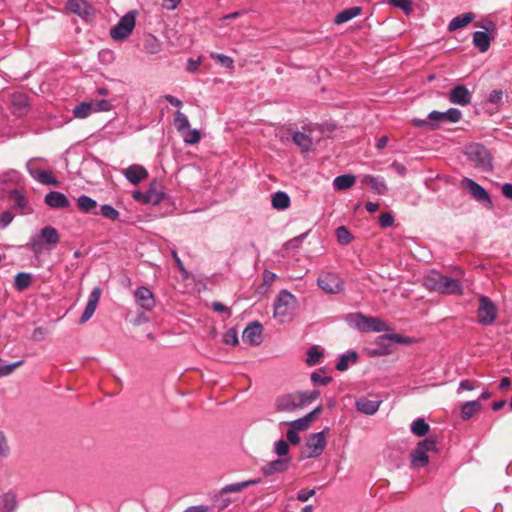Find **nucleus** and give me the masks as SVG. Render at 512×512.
I'll use <instances>...</instances> for the list:
<instances>
[{
	"mask_svg": "<svg viewBox=\"0 0 512 512\" xmlns=\"http://www.w3.org/2000/svg\"><path fill=\"white\" fill-rule=\"evenodd\" d=\"M425 287L443 295H462L463 286L459 280L443 275L435 270L429 272L424 279Z\"/></svg>",
	"mask_w": 512,
	"mask_h": 512,
	"instance_id": "1",
	"label": "nucleus"
},
{
	"mask_svg": "<svg viewBox=\"0 0 512 512\" xmlns=\"http://www.w3.org/2000/svg\"><path fill=\"white\" fill-rule=\"evenodd\" d=\"M273 316L279 323L283 324L293 319L298 308V300L288 290H281L276 296L273 304Z\"/></svg>",
	"mask_w": 512,
	"mask_h": 512,
	"instance_id": "2",
	"label": "nucleus"
},
{
	"mask_svg": "<svg viewBox=\"0 0 512 512\" xmlns=\"http://www.w3.org/2000/svg\"><path fill=\"white\" fill-rule=\"evenodd\" d=\"M347 324L360 332H387L391 327L379 317L366 316L360 312L345 316Z\"/></svg>",
	"mask_w": 512,
	"mask_h": 512,
	"instance_id": "3",
	"label": "nucleus"
},
{
	"mask_svg": "<svg viewBox=\"0 0 512 512\" xmlns=\"http://www.w3.org/2000/svg\"><path fill=\"white\" fill-rule=\"evenodd\" d=\"M59 241L60 235L56 228L46 226L40 230L39 234L30 237L28 247L34 255H40L44 250V244L54 247Z\"/></svg>",
	"mask_w": 512,
	"mask_h": 512,
	"instance_id": "4",
	"label": "nucleus"
},
{
	"mask_svg": "<svg viewBox=\"0 0 512 512\" xmlns=\"http://www.w3.org/2000/svg\"><path fill=\"white\" fill-rule=\"evenodd\" d=\"M468 160L483 171L492 169L491 155L488 149L479 143H471L465 149Z\"/></svg>",
	"mask_w": 512,
	"mask_h": 512,
	"instance_id": "5",
	"label": "nucleus"
},
{
	"mask_svg": "<svg viewBox=\"0 0 512 512\" xmlns=\"http://www.w3.org/2000/svg\"><path fill=\"white\" fill-rule=\"evenodd\" d=\"M136 16V11H129L121 17L118 23L110 30L111 38L117 41L128 38L135 27Z\"/></svg>",
	"mask_w": 512,
	"mask_h": 512,
	"instance_id": "6",
	"label": "nucleus"
},
{
	"mask_svg": "<svg viewBox=\"0 0 512 512\" xmlns=\"http://www.w3.org/2000/svg\"><path fill=\"white\" fill-rule=\"evenodd\" d=\"M317 285L328 294H338L344 288L341 278L332 272L322 273L317 279Z\"/></svg>",
	"mask_w": 512,
	"mask_h": 512,
	"instance_id": "7",
	"label": "nucleus"
},
{
	"mask_svg": "<svg viewBox=\"0 0 512 512\" xmlns=\"http://www.w3.org/2000/svg\"><path fill=\"white\" fill-rule=\"evenodd\" d=\"M496 314L495 304L488 297L481 296L477 311L478 322L482 325H491L496 319Z\"/></svg>",
	"mask_w": 512,
	"mask_h": 512,
	"instance_id": "8",
	"label": "nucleus"
},
{
	"mask_svg": "<svg viewBox=\"0 0 512 512\" xmlns=\"http://www.w3.org/2000/svg\"><path fill=\"white\" fill-rule=\"evenodd\" d=\"M479 26L484 28L486 31H475L473 33V44L480 52L484 53L490 48L491 41L494 38L490 35L489 31H493L495 29V24L492 21H487L485 24H481Z\"/></svg>",
	"mask_w": 512,
	"mask_h": 512,
	"instance_id": "9",
	"label": "nucleus"
},
{
	"mask_svg": "<svg viewBox=\"0 0 512 512\" xmlns=\"http://www.w3.org/2000/svg\"><path fill=\"white\" fill-rule=\"evenodd\" d=\"M306 447L309 450L306 457L316 458L320 456L326 447L324 431L311 434L306 442Z\"/></svg>",
	"mask_w": 512,
	"mask_h": 512,
	"instance_id": "10",
	"label": "nucleus"
},
{
	"mask_svg": "<svg viewBox=\"0 0 512 512\" xmlns=\"http://www.w3.org/2000/svg\"><path fill=\"white\" fill-rule=\"evenodd\" d=\"M464 183L467 185L469 193L480 203L484 204L488 208L493 207V203L490 195L487 191L477 182L472 179L465 178Z\"/></svg>",
	"mask_w": 512,
	"mask_h": 512,
	"instance_id": "11",
	"label": "nucleus"
},
{
	"mask_svg": "<svg viewBox=\"0 0 512 512\" xmlns=\"http://www.w3.org/2000/svg\"><path fill=\"white\" fill-rule=\"evenodd\" d=\"M136 304L144 311H151L156 305V301L152 291L145 287L140 286L134 292Z\"/></svg>",
	"mask_w": 512,
	"mask_h": 512,
	"instance_id": "12",
	"label": "nucleus"
},
{
	"mask_svg": "<svg viewBox=\"0 0 512 512\" xmlns=\"http://www.w3.org/2000/svg\"><path fill=\"white\" fill-rule=\"evenodd\" d=\"M65 8L83 19H88L95 13L93 7L86 0H68Z\"/></svg>",
	"mask_w": 512,
	"mask_h": 512,
	"instance_id": "13",
	"label": "nucleus"
},
{
	"mask_svg": "<svg viewBox=\"0 0 512 512\" xmlns=\"http://www.w3.org/2000/svg\"><path fill=\"white\" fill-rule=\"evenodd\" d=\"M299 398L300 396L297 394V392L279 396L276 399V408L278 411L286 412L298 410L302 408L301 400H299Z\"/></svg>",
	"mask_w": 512,
	"mask_h": 512,
	"instance_id": "14",
	"label": "nucleus"
},
{
	"mask_svg": "<svg viewBox=\"0 0 512 512\" xmlns=\"http://www.w3.org/2000/svg\"><path fill=\"white\" fill-rule=\"evenodd\" d=\"M449 101L453 104L466 106L471 103L472 94L464 85H456L449 92Z\"/></svg>",
	"mask_w": 512,
	"mask_h": 512,
	"instance_id": "15",
	"label": "nucleus"
},
{
	"mask_svg": "<svg viewBox=\"0 0 512 512\" xmlns=\"http://www.w3.org/2000/svg\"><path fill=\"white\" fill-rule=\"evenodd\" d=\"M242 339L251 345H259L262 341V325L257 321L249 323L243 331Z\"/></svg>",
	"mask_w": 512,
	"mask_h": 512,
	"instance_id": "16",
	"label": "nucleus"
},
{
	"mask_svg": "<svg viewBox=\"0 0 512 512\" xmlns=\"http://www.w3.org/2000/svg\"><path fill=\"white\" fill-rule=\"evenodd\" d=\"M101 296V289L99 287L93 288L91 291L86 307L79 320L80 324L86 323L94 314Z\"/></svg>",
	"mask_w": 512,
	"mask_h": 512,
	"instance_id": "17",
	"label": "nucleus"
},
{
	"mask_svg": "<svg viewBox=\"0 0 512 512\" xmlns=\"http://www.w3.org/2000/svg\"><path fill=\"white\" fill-rule=\"evenodd\" d=\"M45 204L53 209H65L70 206L67 196L58 191H50L45 195Z\"/></svg>",
	"mask_w": 512,
	"mask_h": 512,
	"instance_id": "18",
	"label": "nucleus"
},
{
	"mask_svg": "<svg viewBox=\"0 0 512 512\" xmlns=\"http://www.w3.org/2000/svg\"><path fill=\"white\" fill-rule=\"evenodd\" d=\"M462 118V112L457 108H450L445 112L431 111L428 114L429 120H441L451 123H457Z\"/></svg>",
	"mask_w": 512,
	"mask_h": 512,
	"instance_id": "19",
	"label": "nucleus"
},
{
	"mask_svg": "<svg viewBox=\"0 0 512 512\" xmlns=\"http://www.w3.org/2000/svg\"><path fill=\"white\" fill-rule=\"evenodd\" d=\"M361 182L369 186L370 189L376 194L383 195L387 192V185L383 177L365 175L363 176Z\"/></svg>",
	"mask_w": 512,
	"mask_h": 512,
	"instance_id": "20",
	"label": "nucleus"
},
{
	"mask_svg": "<svg viewBox=\"0 0 512 512\" xmlns=\"http://www.w3.org/2000/svg\"><path fill=\"white\" fill-rule=\"evenodd\" d=\"M290 458H281L273 460L262 467V472L265 476H270L274 473H281L289 468Z\"/></svg>",
	"mask_w": 512,
	"mask_h": 512,
	"instance_id": "21",
	"label": "nucleus"
},
{
	"mask_svg": "<svg viewBox=\"0 0 512 512\" xmlns=\"http://www.w3.org/2000/svg\"><path fill=\"white\" fill-rule=\"evenodd\" d=\"M382 401L380 400H369L367 398H360L356 400V408L359 412L365 414V415H374Z\"/></svg>",
	"mask_w": 512,
	"mask_h": 512,
	"instance_id": "22",
	"label": "nucleus"
},
{
	"mask_svg": "<svg viewBox=\"0 0 512 512\" xmlns=\"http://www.w3.org/2000/svg\"><path fill=\"white\" fill-rule=\"evenodd\" d=\"M260 482H261V479L256 478V479H249V480H245V481H241V482L231 483V484L225 485L224 487L221 488L220 495H225L228 493H237L249 486L257 485Z\"/></svg>",
	"mask_w": 512,
	"mask_h": 512,
	"instance_id": "23",
	"label": "nucleus"
},
{
	"mask_svg": "<svg viewBox=\"0 0 512 512\" xmlns=\"http://www.w3.org/2000/svg\"><path fill=\"white\" fill-rule=\"evenodd\" d=\"M148 175L145 168L139 165H131L125 170L126 179L136 185Z\"/></svg>",
	"mask_w": 512,
	"mask_h": 512,
	"instance_id": "24",
	"label": "nucleus"
},
{
	"mask_svg": "<svg viewBox=\"0 0 512 512\" xmlns=\"http://www.w3.org/2000/svg\"><path fill=\"white\" fill-rule=\"evenodd\" d=\"M272 207L278 211H284L290 207L289 195L283 191H277L271 195Z\"/></svg>",
	"mask_w": 512,
	"mask_h": 512,
	"instance_id": "25",
	"label": "nucleus"
},
{
	"mask_svg": "<svg viewBox=\"0 0 512 512\" xmlns=\"http://www.w3.org/2000/svg\"><path fill=\"white\" fill-rule=\"evenodd\" d=\"M361 13H362V8L359 6H353V7L346 8L337 14V16L335 17L334 23L342 24V23L348 22L351 19L360 15Z\"/></svg>",
	"mask_w": 512,
	"mask_h": 512,
	"instance_id": "26",
	"label": "nucleus"
},
{
	"mask_svg": "<svg viewBox=\"0 0 512 512\" xmlns=\"http://www.w3.org/2000/svg\"><path fill=\"white\" fill-rule=\"evenodd\" d=\"M474 19H475V14L472 12L461 14L459 16L454 17L450 21V23L448 25V29H449V31H455L457 29L465 27L470 22H472Z\"/></svg>",
	"mask_w": 512,
	"mask_h": 512,
	"instance_id": "27",
	"label": "nucleus"
},
{
	"mask_svg": "<svg viewBox=\"0 0 512 512\" xmlns=\"http://www.w3.org/2000/svg\"><path fill=\"white\" fill-rule=\"evenodd\" d=\"M17 508L16 495L7 492L0 496V512H15Z\"/></svg>",
	"mask_w": 512,
	"mask_h": 512,
	"instance_id": "28",
	"label": "nucleus"
},
{
	"mask_svg": "<svg viewBox=\"0 0 512 512\" xmlns=\"http://www.w3.org/2000/svg\"><path fill=\"white\" fill-rule=\"evenodd\" d=\"M78 208L84 213L98 214L97 202L89 196L81 195L77 199Z\"/></svg>",
	"mask_w": 512,
	"mask_h": 512,
	"instance_id": "29",
	"label": "nucleus"
},
{
	"mask_svg": "<svg viewBox=\"0 0 512 512\" xmlns=\"http://www.w3.org/2000/svg\"><path fill=\"white\" fill-rule=\"evenodd\" d=\"M482 408L479 400L467 401L461 407V417L463 420H468L474 416Z\"/></svg>",
	"mask_w": 512,
	"mask_h": 512,
	"instance_id": "30",
	"label": "nucleus"
},
{
	"mask_svg": "<svg viewBox=\"0 0 512 512\" xmlns=\"http://www.w3.org/2000/svg\"><path fill=\"white\" fill-rule=\"evenodd\" d=\"M429 463V457L427 453H425L422 448L416 447L414 451L411 452V467L419 468L425 467Z\"/></svg>",
	"mask_w": 512,
	"mask_h": 512,
	"instance_id": "31",
	"label": "nucleus"
},
{
	"mask_svg": "<svg viewBox=\"0 0 512 512\" xmlns=\"http://www.w3.org/2000/svg\"><path fill=\"white\" fill-rule=\"evenodd\" d=\"M410 430L414 435L418 437H423L426 434H428L430 426L428 425L424 418L419 417L411 423Z\"/></svg>",
	"mask_w": 512,
	"mask_h": 512,
	"instance_id": "32",
	"label": "nucleus"
},
{
	"mask_svg": "<svg viewBox=\"0 0 512 512\" xmlns=\"http://www.w3.org/2000/svg\"><path fill=\"white\" fill-rule=\"evenodd\" d=\"M355 183V176L352 174H344L337 176L334 181L333 185L335 189L337 190H346L350 187H352Z\"/></svg>",
	"mask_w": 512,
	"mask_h": 512,
	"instance_id": "33",
	"label": "nucleus"
},
{
	"mask_svg": "<svg viewBox=\"0 0 512 512\" xmlns=\"http://www.w3.org/2000/svg\"><path fill=\"white\" fill-rule=\"evenodd\" d=\"M358 355L355 351H349L345 354H342L339 357V360L336 364V369L338 371H345L348 369L349 363H354L357 361Z\"/></svg>",
	"mask_w": 512,
	"mask_h": 512,
	"instance_id": "34",
	"label": "nucleus"
},
{
	"mask_svg": "<svg viewBox=\"0 0 512 512\" xmlns=\"http://www.w3.org/2000/svg\"><path fill=\"white\" fill-rule=\"evenodd\" d=\"M293 142L304 151L310 150L312 146V139L302 132H294L292 134Z\"/></svg>",
	"mask_w": 512,
	"mask_h": 512,
	"instance_id": "35",
	"label": "nucleus"
},
{
	"mask_svg": "<svg viewBox=\"0 0 512 512\" xmlns=\"http://www.w3.org/2000/svg\"><path fill=\"white\" fill-rule=\"evenodd\" d=\"M173 123L179 134L184 133L190 127L188 117L180 110L175 112Z\"/></svg>",
	"mask_w": 512,
	"mask_h": 512,
	"instance_id": "36",
	"label": "nucleus"
},
{
	"mask_svg": "<svg viewBox=\"0 0 512 512\" xmlns=\"http://www.w3.org/2000/svg\"><path fill=\"white\" fill-rule=\"evenodd\" d=\"M32 282V275L26 272H19L14 279V286L19 291L27 289Z\"/></svg>",
	"mask_w": 512,
	"mask_h": 512,
	"instance_id": "37",
	"label": "nucleus"
},
{
	"mask_svg": "<svg viewBox=\"0 0 512 512\" xmlns=\"http://www.w3.org/2000/svg\"><path fill=\"white\" fill-rule=\"evenodd\" d=\"M93 112V105L90 102H81L74 107L72 113L75 118L84 119Z\"/></svg>",
	"mask_w": 512,
	"mask_h": 512,
	"instance_id": "38",
	"label": "nucleus"
},
{
	"mask_svg": "<svg viewBox=\"0 0 512 512\" xmlns=\"http://www.w3.org/2000/svg\"><path fill=\"white\" fill-rule=\"evenodd\" d=\"M379 340L380 341L389 340L391 342H394V343H397V344H404V345H409V344H412L414 342L413 338L408 337V336H404V335L398 334V333H391V334L381 335V336H379Z\"/></svg>",
	"mask_w": 512,
	"mask_h": 512,
	"instance_id": "39",
	"label": "nucleus"
},
{
	"mask_svg": "<svg viewBox=\"0 0 512 512\" xmlns=\"http://www.w3.org/2000/svg\"><path fill=\"white\" fill-rule=\"evenodd\" d=\"M144 49L149 54H157L161 51L162 45L155 36L148 35L144 40Z\"/></svg>",
	"mask_w": 512,
	"mask_h": 512,
	"instance_id": "40",
	"label": "nucleus"
},
{
	"mask_svg": "<svg viewBox=\"0 0 512 512\" xmlns=\"http://www.w3.org/2000/svg\"><path fill=\"white\" fill-rule=\"evenodd\" d=\"M9 197L14 201V207L18 209H25L28 206L27 198L19 190H11Z\"/></svg>",
	"mask_w": 512,
	"mask_h": 512,
	"instance_id": "41",
	"label": "nucleus"
},
{
	"mask_svg": "<svg viewBox=\"0 0 512 512\" xmlns=\"http://www.w3.org/2000/svg\"><path fill=\"white\" fill-rule=\"evenodd\" d=\"M180 135L182 136L183 141L188 145L197 144L201 139L200 132L197 129H190V127Z\"/></svg>",
	"mask_w": 512,
	"mask_h": 512,
	"instance_id": "42",
	"label": "nucleus"
},
{
	"mask_svg": "<svg viewBox=\"0 0 512 512\" xmlns=\"http://www.w3.org/2000/svg\"><path fill=\"white\" fill-rule=\"evenodd\" d=\"M323 356L322 350L318 346H312L307 352L306 363L308 366L316 365Z\"/></svg>",
	"mask_w": 512,
	"mask_h": 512,
	"instance_id": "43",
	"label": "nucleus"
},
{
	"mask_svg": "<svg viewBox=\"0 0 512 512\" xmlns=\"http://www.w3.org/2000/svg\"><path fill=\"white\" fill-rule=\"evenodd\" d=\"M336 238L341 245H348L353 236L345 226H340L336 229Z\"/></svg>",
	"mask_w": 512,
	"mask_h": 512,
	"instance_id": "44",
	"label": "nucleus"
},
{
	"mask_svg": "<svg viewBox=\"0 0 512 512\" xmlns=\"http://www.w3.org/2000/svg\"><path fill=\"white\" fill-rule=\"evenodd\" d=\"M98 214L109 220H116L119 217V212L110 204L101 205Z\"/></svg>",
	"mask_w": 512,
	"mask_h": 512,
	"instance_id": "45",
	"label": "nucleus"
},
{
	"mask_svg": "<svg viewBox=\"0 0 512 512\" xmlns=\"http://www.w3.org/2000/svg\"><path fill=\"white\" fill-rule=\"evenodd\" d=\"M211 58L213 60H215L218 64H220L226 68H229V69L234 68V60L227 55L220 54V53H211Z\"/></svg>",
	"mask_w": 512,
	"mask_h": 512,
	"instance_id": "46",
	"label": "nucleus"
},
{
	"mask_svg": "<svg viewBox=\"0 0 512 512\" xmlns=\"http://www.w3.org/2000/svg\"><path fill=\"white\" fill-rule=\"evenodd\" d=\"M297 394L300 396L299 400H301V406L302 408L306 405L310 404L314 400H316L320 392L317 390L309 391V392H297Z\"/></svg>",
	"mask_w": 512,
	"mask_h": 512,
	"instance_id": "47",
	"label": "nucleus"
},
{
	"mask_svg": "<svg viewBox=\"0 0 512 512\" xmlns=\"http://www.w3.org/2000/svg\"><path fill=\"white\" fill-rule=\"evenodd\" d=\"M91 104L93 105V112H107L113 107L112 102L106 99L92 100Z\"/></svg>",
	"mask_w": 512,
	"mask_h": 512,
	"instance_id": "48",
	"label": "nucleus"
},
{
	"mask_svg": "<svg viewBox=\"0 0 512 512\" xmlns=\"http://www.w3.org/2000/svg\"><path fill=\"white\" fill-rule=\"evenodd\" d=\"M23 362V360H19L11 364H5L0 360V377L10 375L17 367L21 366Z\"/></svg>",
	"mask_w": 512,
	"mask_h": 512,
	"instance_id": "49",
	"label": "nucleus"
},
{
	"mask_svg": "<svg viewBox=\"0 0 512 512\" xmlns=\"http://www.w3.org/2000/svg\"><path fill=\"white\" fill-rule=\"evenodd\" d=\"M388 3L402 9L406 15H409L412 12L411 0H388Z\"/></svg>",
	"mask_w": 512,
	"mask_h": 512,
	"instance_id": "50",
	"label": "nucleus"
},
{
	"mask_svg": "<svg viewBox=\"0 0 512 512\" xmlns=\"http://www.w3.org/2000/svg\"><path fill=\"white\" fill-rule=\"evenodd\" d=\"M286 424L292 427L293 429L299 431L306 430L310 426L311 422L308 420L306 416H304L302 418L287 422Z\"/></svg>",
	"mask_w": 512,
	"mask_h": 512,
	"instance_id": "51",
	"label": "nucleus"
},
{
	"mask_svg": "<svg viewBox=\"0 0 512 512\" xmlns=\"http://www.w3.org/2000/svg\"><path fill=\"white\" fill-rule=\"evenodd\" d=\"M3 183L11 182L17 184L21 179V174L16 170H9L0 176Z\"/></svg>",
	"mask_w": 512,
	"mask_h": 512,
	"instance_id": "52",
	"label": "nucleus"
},
{
	"mask_svg": "<svg viewBox=\"0 0 512 512\" xmlns=\"http://www.w3.org/2000/svg\"><path fill=\"white\" fill-rule=\"evenodd\" d=\"M38 182L44 185H58V180L50 171H44L43 173L39 174Z\"/></svg>",
	"mask_w": 512,
	"mask_h": 512,
	"instance_id": "53",
	"label": "nucleus"
},
{
	"mask_svg": "<svg viewBox=\"0 0 512 512\" xmlns=\"http://www.w3.org/2000/svg\"><path fill=\"white\" fill-rule=\"evenodd\" d=\"M38 160H40V159L32 158L26 163V168H27L28 173L36 181H38V175L44 172V170H41L34 166V163Z\"/></svg>",
	"mask_w": 512,
	"mask_h": 512,
	"instance_id": "54",
	"label": "nucleus"
},
{
	"mask_svg": "<svg viewBox=\"0 0 512 512\" xmlns=\"http://www.w3.org/2000/svg\"><path fill=\"white\" fill-rule=\"evenodd\" d=\"M274 451L278 456H286L289 451L288 442L283 439L276 441Z\"/></svg>",
	"mask_w": 512,
	"mask_h": 512,
	"instance_id": "55",
	"label": "nucleus"
},
{
	"mask_svg": "<svg viewBox=\"0 0 512 512\" xmlns=\"http://www.w3.org/2000/svg\"><path fill=\"white\" fill-rule=\"evenodd\" d=\"M223 341L228 345H236L238 343L236 330L233 328L227 330L223 335Z\"/></svg>",
	"mask_w": 512,
	"mask_h": 512,
	"instance_id": "56",
	"label": "nucleus"
},
{
	"mask_svg": "<svg viewBox=\"0 0 512 512\" xmlns=\"http://www.w3.org/2000/svg\"><path fill=\"white\" fill-rule=\"evenodd\" d=\"M394 224V217L391 213H383L379 216V225L382 228L391 227Z\"/></svg>",
	"mask_w": 512,
	"mask_h": 512,
	"instance_id": "57",
	"label": "nucleus"
},
{
	"mask_svg": "<svg viewBox=\"0 0 512 512\" xmlns=\"http://www.w3.org/2000/svg\"><path fill=\"white\" fill-rule=\"evenodd\" d=\"M383 342L384 341H380L378 339L377 344L379 345V347L373 351V354L379 355V356H384V355L391 354V352H392L391 345L390 344H384Z\"/></svg>",
	"mask_w": 512,
	"mask_h": 512,
	"instance_id": "58",
	"label": "nucleus"
},
{
	"mask_svg": "<svg viewBox=\"0 0 512 512\" xmlns=\"http://www.w3.org/2000/svg\"><path fill=\"white\" fill-rule=\"evenodd\" d=\"M417 447L422 448V450L425 451V453L429 451H435L436 450V440L434 439H424L423 441L419 442Z\"/></svg>",
	"mask_w": 512,
	"mask_h": 512,
	"instance_id": "59",
	"label": "nucleus"
},
{
	"mask_svg": "<svg viewBox=\"0 0 512 512\" xmlns=\"http://www.w3.org/2000/svg\"><path fill=\"white\" fill-rule=\"evenodd\" d=\"M10 448L3 432L0 431V457H7Z\"/></svg>",
	"mask_w": 512,
	"mask_h": 512,
	"instance_id": "60",
	"label": "nucleus"
},
{
	"mask_svg": "<svg viewBox=\"0 0 512 512\" xmlns=\"http://www.w3.org/2000/svg\"><path fill=\"white\" fill-rule=\"evenodd\" d=\"M311 380L314 384L327 385L332 381V378L329 376H321L318 373L314 372L311 375Z\"/></svg>",
	"mask_w": 512,
	"mask_h": 512,
	"instance_id": "61",
	"label": "nucleus"
},
{
	"mask_svg": "<svg viewBox=\"0 0 512 512\" xmlns=\"http://www.w3.org/2000/svg\"><path fill=\"white\" fill-rule=\"evenodd\" d=\"M211 307L212 309L215 311V312H218V313H225L227 314L228 317L231 316L232 312H231V309L228 308L227 306H225L223 303L221 302H218V301H214L212 302L211 304Z\"/></svg>",
	"mask_w": 512,
	"mask_h": 512,
	"instance_id": "62",
	"label": "nucleus"
},
{
	"mask_svg": "<svg viewBox=\"0 0 512 512\" xmlns=\"http://www.w3.org/2000/svg\"><path fill=\"white\" fill-rule=\"evenodd\" d=\"M14 216L10 211H4L0 215V229L6 228L13 220Z\"/></svg>",
	"mask_w": 512,
	"mask_h": 512,
	"instance_id": "63",
	"label": "nucleus"
},
{
	"mask_svg": "<svg viewBox=\"0 0 512 512\" xmlns=\"http://www.w3.org/2000/svg\"><path fill=\"white\" fill-rule=\"evenodd\" d=\"M316 493L315 489H302L297 494V500L300 502H306L308 501L312 496H314Z\"/></svg>",
	"mask_w": 512,
	"mask_h": 512,
	"instance_id": "64",
	"label": "nucleus"
}]
</instances>
